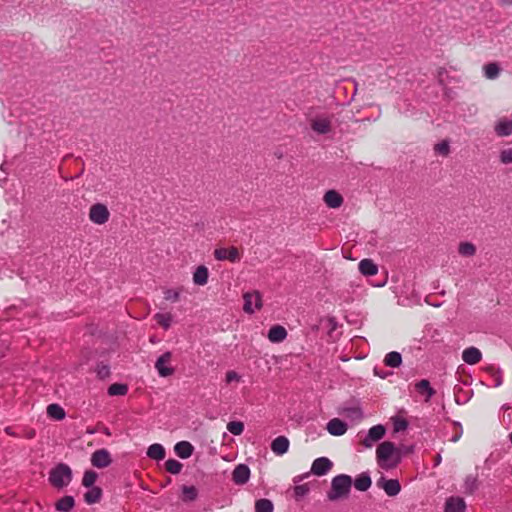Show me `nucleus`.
<instances>
[{
    "label": "nucleus",
    "instance_id": "obj_48",
    "mask_svg": "<svg viewBox=\"0 0 512 512\" xmlns=\"http://www.w3.org/2000/svg\"><path fill=\"white\" fill-rule=\"evenodd\" d=\"M300 480H302V476H297V477H295V478L293 479V482H294V483H297V482H299Z\"/></svg>",
    "mask_w": 512,
    "mask_h": 512
},
{
    "label": "nucleus",
    "instance_id": "obj_8",
    "mask_svg": "<svg viewBox=\"0 0 512 512\" xmlns=\"http://www.w3.org/2000/svg\"><path fill=\"white\" fill-rule=\"evenodd\" d=\"M171 358L172 354L170 352H165L157 359L155 368L161 377H167L173 374L174 369L168 366Z\"/></svg>",
    "mask_w": 512,
    "mask_h": 512
},
{
    "label": "nucleus",
    "instance_id": "obj_22",
    "mask_svg": "<svg viewBox=\"0 0 512 512\" xmlns=\"http://www.w3.org/2000/svg\"><path fill=\"white\" fill-rule=\"evenodd\" d=\"M415 389L419 394L425 396V401H429L436 393V391L431 387L430 382L426 379H422L415 383Z\"/></svg>",
    "mask_w": 512,
    "mask_h": 512
},
{
    "label": "nucleus",
    "instance_id": "obj_30",
    "mask_svg": "<svg viewBox=\"0 0 512 512\" xmlns=\"http://www.w3.org/2000/svg\"><path fill=\"white\" fill-rule=\"evenodd\" d=\"M102 491L99 487H91L89 491L84 494V500L87 504H94L100 501Z\"/></svg>",
    "mask_w": 512,
    "mask_h": 512
},
{
    "label": "nucleus",
    "instance_id": "obj_40",
    "mask_svg": "<svg viewBox=\"0 0 512 512\" xmlns=\"http://www.w3.org/2000/svg\"><path fill=\"white\" fill-rule=\"evenodd\" d=\"M499 160L504 165L512 164V147H507L500 150Z\"/></svg>",
    "mask_w": 512,
    "mask_h": 512
},
{
    "label": "nucleus",
    "instance_id": "obj_2",
    "mask_svg": "<svg viewBox=\"0 0 512 512\" xmlns=\"http://www.w3.org/2000/svg\"><path fill=\"white\" fill-rule=\"evenodd\" d=\"M333 116L327 113H315L308 115V123L311 130L317 135H326L332 131Z\"/></svg>",
    "mask_w": 512,
    "mask_h": 512
},
{
    "label": "nucleus",
    "instance_id": "obj_52",
    "mask_svg": "<svg viewBox=\"0 0 512 512\" xmlns=\"http://www.w3.org/2000/svg\"><path fill=\"white\" fill-rule=\"evenodd\" d=\"M509 437H510V441L512 443V433L509 435Z\"/></svg>",
    "mask_w": 512,
    "mask_h": 512
},
{
    "label": "nucleus",
    "instance_id": "obj_34",
    "mask_svg": "<svg viewBox=\"0 0 512 512\" xmlns=\"http://www.w3.org/2000/svg\"><path fill=\"white\" fill-rule=\"evenodd\" d=\"M128 392V387L125 384L113 383L108 388L110 396H124Z\"/></svg>",
    "mask_w": 512,
    "mask_h": 512
},
{
    "label": "nucleus",
    "instance_id": "obj_16",
    "mask_svg": "<svg viewBox=\"0 0 512 512\" xmlns=\"http://www.w3.org/2000/svg\"><path fill=\"white\" fill-rule=\"evenodd\" d=\"M323 201L327 207L335 209L343 204V197L336 190H328L323 196Z\"/></svg>",
    "mask_w": 512,
    "mask_h": 512
},
{
    "label": "nucleus",
    "instance_id": "obj_51",
    "mask_svg": "<svg viewBox=\"0 0 512 512\" xmlns=\"http://www.w3.org/2000/svg\"><path fill=\"white\" fill-rule=\"evenodd\" d=\"M34 435H35V433H34V432L29 433V437H30V438H33V437H34Z\"/></svg>",
    "mask_w": 512,
    "mask_h": 512
},
{
    "label": "nucleus",
    "instance_id": "obj_24",
    "mask_svg": "<svg viewBox=\"0 0 512 512\" xmlns=\"http://www.w3.org/2000/svg\"><path fill=\"white\" fill-rule=\"evenodd\" d=\"M209 271L208 268L204 265L197 267L196 271L193 274V282L196 285L203 286L208 282Z\"/></svg>",
    "mask_w": 512,
    "mask_h": 512
},
{
    "label": "nucleus",
    "instance_id": "obj_32",
    "mask_svg": "<svg viewBox=\"0 0 512 512\" xmlns=\"http://www.w3.org/2000/svg\"><path fill=\"white\" fill-rule=\"evenodd\" d=\"M153 318L165 330L170 328L172 322V315L170 313H156Z\"/></svg>",
    "mask_w": 512,
    "mask_h": 512
},
{
    "label": "nucleus",
    "instance_id": "obj_41",
    "mask_svg": "<svg viewBox=\"0 0 512 512\" xmlns=\"http://www.w3.org/2000/svg\"><path fill=\"white\" fill-rule=\"evenodd\" d=\"M227 430L233 435H240L244 431V424L241 421H231L227 424Z\"/></svg>",
    "mask_w": 512,
    "mask_h": 512
},
{
    "label": "nucleus",
    "instance_id": "obj_27",
    "mask_svg": "<svg viewBox=\"0 0 512 512\" xmlns=\"http://www.w3.org/2000/svg\"><path fill=\"white\" fill-rule=\"evenodd\" d=\"M371 484V478L367 473L358 475L354 481V486L359 491H367L371 487Z\"/></svg>",
    "mask_w": 512,
    "mask_h": 512
},
{
    "label": "nucleus",
    "instance_id": "obj_33",
    "mask_svg": "<svg viewBox=\"0 0 512 512\" xmlns=\"http://www.w3.org/2000/svg\"><path fill=\"white\" fill-rule=\"evenodd\" d=\"M47 414L56 420H62L65 417L64 409L58 404H50L47 407Z\"/></svg>",
    "mask_w": 512,
    "mask_h": 512
},
{
    "label": "nucleus",
    "instance_id": "obj_11",
    "mask_svg": "<svg viewBox=\"0 0 512 512\" xmlns=\"http://www.w3.org/2000/svg\"><path fill=\"white\" fill-rule=\"evenodd\" d=\"M394 450H395L394 444L389 441H385L378 446V448L376 450V455H377V461L380 466H383V462L387 461L392 456V454L394 453Z\"/></svg>",
    "mask_w": 512,
    "mask_h": 512
},
{
    "label": "nucleus",
    "instance_id": "obj_18",
    "mask_svg": "<svg viewBox=\"0 0 512 512\" xmlns=\"http://www.w3.org/2000/svg\"><path fill=\"white\" fill-rule=\"evenodd\" d=\"M290 442L287 437L285 436H278L275 438L271 443V450L276 455H283L285 454L289 449Z\"/></svg>",
    "mask_w": 512,
    "mask_h": 512
},
{
    "label": "nucleus",
    "instance_id": "obj_21",
    "mask_svg": "<svg viewBox=\"0 0 512 512\" xmlns=\"http://www.w3.org/2000/svg\"><path fill=\"white\" fill-rule=\"evenodd\" d=\"M359 271L365 276H374L378 273V266L372 259H363L358 264Z\"/></svg>",
    "mask_w": 512,
    "mask_h": 512
},
{
    "label": "nucleus",
    "instance_id": "obj_12",
    "mask_svg": "<svg viewBox=\"0 0 512 512\" xmlns=\"http://www.w3.org/2000/svg\"><path fill=\"white\" fill-rule=\"evenodd\" d=\"M250 478V469L245 464H239L235 467L232 473V480L237 485H243L248 482Z\"/></svg>",
    "mask_w": 512,
    "mask_h": 512
},
{
    "label": "nucleus",
    "instance_id": "obj_4",
    "mask_svg": "<svg viewBox=\"0 0 512 512\" xmlns=\"http://www.w3.org/2000/svg\"><path fill=\"white\" fill-rule=\"evenodd\" d=\"M110 212L102 203L93 204L90 207L89 219L95 224H105L109 220Z\"/></svg>",
    "mask_w": 512,
    "mask_h": 512
},
{
    "label": "nucleus",
    "instance_id": "obj_3",
    "mask_svg": "<svg viewBox=\"0 0 512 512\" xmlns=\"http://www.w3.org/2000/svg\"><path fill=\"white\" fill-rule=\"evenodd\" d=\"M72 480V471L66 464H58L51 470L49 481L56 488H63L67 486Z\"/></svg>",
    "mask_w": 512,
    "mask_h": 512
},
{
    "label": "nucleus",
    "instance_id": "obj_47",
    "mask_svg": "<svg viewBox=\"0 0 512 512\" xmlns=\"http://www.w3.org/2000/svg\"><path fill=\"white\" fill-rule=\"evenodd\" d=\"M441 462V456L438 454L435 456V465H439Z\"/></svg>",
    "mask_w": 512,
    "mask_h": 512
},
{
    "label": "nucleus",
    "instance_id": "obj_19",
    "mask_svg": "<svg viewBox=\"0 0 512 512\" xmlns=\"http://www.w3.org/2000/svg\"><path fill=\"white\" fill-rule=\"evenodd\" d=\"M267 337L272 343H280L286 339L287 331L281 325H274L270 328Z\"/></svg>",
    "mask_w": 512,
    "mask_h": 512
},
{
    "label": "nucleus",
    "instance_id": "obj_10",
    "mask_svg": "<svg viewBox=\"0 0 512 512\" xmlns=\"http://www.w3.org/2000/svg\"><path fill=\"white\" fill-rule=\"evenodd\" d=\"M333 463L326 457L315 459L311 466V472L317 476L326 475L332 468Z\"/></svg>",
    "mask_w": 512,
    "mask_h": 512
},
{
    "label": "nucleus",
    "instance_id": "obj_43",
    "mask_svg": "<svg viewBox=\"0 0 512 512\" xmlns=\"http://www.w3.org/2000/svg\"><path fill=\"white\" fill-rule=\"evenodd\" d=\"M181 290L179 289H166L164 291V299L171 302H177L180 298Z\"/></svg>",
    "mask_w": 512,
    "mask_h": 512
},
{
    "label": "nucleus",
    "instance_id": "obj_1",
    "mask_svg": "<svg viewBox=\"0 0 512 512\" xmlns=\"http://www.w3.org/2000/svg\"><path fill=\"white\" fill-rule=\"evenodd\" d=\"M352 486V478L346 474H340L335 476L331 482V489L327 493V497L330 501H337L342 498H346L350 493Z\"/></svg>",
    "mask_w": 512,
    "mask_h": 512
},
{
    "label": "nucleus",
    "instance_id": "obj_28",
    "mask_svg": "<svg viewBox=\"0 0 512 512\" xmlns=\"http://www.w3.org/2000/svg\"><path fill=\"white\" fill-rule=\"evenodd\" d=\"M182 496L181 499L184 502H191L196 500L198 496V490L195 486H186L183 485L182 488Z\"/></svg>",
    "mask_w": 512,
    "mask_h": 512
},
{
    "label": "nucleus",
    "instance_id": "obj_23",
    "mask_svg": "<svg viewBox=\"0 0 512 512\" xmlns=\"http://www.w3.org/2000/svg\"><path fill=\"white\" fill-rule=\"evenodd\" d=\"M465 502L459 497H450L445 504V512H464Z\"/></svg>",
    "mask_w": 512,
    "mask_h": 512
},
{
    "label": "nucleus",
    "instance_id": "obj_20",
    "mask_svg": "<svg viewBox=\"0 0 512 512\" xmlns=\"http://www.w3.org/2000/svg\"><path fill=\"white\" fill-rule=\"evenodd\" d=\"M174 451L180 458L187 459L192 455L194 447L188 441H180L175 444Z\"/></svg>",
    "mask_w": 512,
    "mask_h": 512
},
{
    "label": "nucleus",
    "instance_id": "obj_46",
    "mask_svg": "<svg viewBox=\"0 0 512 512\" xmlns=\"http://www.w3.org/2000/svg\"><path fill=\"white\" fill-rule=\"evenodd\" d=\"M240 380H241V376L237 372L230 370L226 373V382L227 383H231L233 381L239 382Z\"/></svg>",
    "mask_w": 512,
    "mask_h": 512
},
{
    "label": "nucleus",
    "instance_id": "obj_25",
    "mask_svg": "<svg viewBox=\"0 0 512 512\" xmlns=\"http://www.w3.org/2000/svg\"><path fill=\"white\" fill-rule=\"evenodd\" d=\"M165 448L158 443H154L148 447L147 456L154 460H162L165 458Z\"/></svg>",
    "mask_w": 512,
    "mask_h": 512
},
{
    "label": "nucleus",
    "instance_id": "obj_49",
    "mask_svg": "<svg viewBox=\"0 0 512 512\" xmlns=\"http://www.w3.org/2000/svg\"><path fill=\"white\" fill-rule=\"evenodd\" d=\"M352 413L356 414L357 416H360V411L358 409L351 410Z\"/></svg>",
    "mask_w": 512,
    "mask_h": 512
},
{
    "label": "nucleus",
    "instance_id": "obj_45",
    "mask_svg": "<svg viewBox=\"0 0 512 512\" xmlns=\"http://www.w3.org/2000/svg\"><path fill=\"white\" fill-rule=\"evenodd\" d=\"M435 152L442 155L447 156L449 153V144L446 141H442L440 143H437L434 147Z\"/></svg>",
    "mask_w": 512,
    "mask_h": 512
},
{
    "label": "nucleus",
    "instance_id": "obj_35",
    "mask_svg": "<svg viewBox=\"0 0 512 512\" xmlns=\"http://www.w3.org/2000/svg\"><path fill=\"white\" fill-rule=\"evenodd\" d=\"M183 464L175 459H168L165 462L166 470L171 474H179L182 470Z\"/></svg>",
    "mask_w": 512,
    "mask_h": 512
},
{
    "label": "nucleus",
    "instance_id": "obj_42",
    "mask_svg": "<svg viewBox=\"0 0 512 512\" xmlns=\"http://www.w3.org/2000/svg\"><path fill=\"white\" fill-rule=\"evenodd\" d=\"M294 498L296 500H300L301 498H303L304 496H306L309 491H310V488H309V485L308 484H302V485H296L294 488Z\"/></svg>",
    "mask_w": 512,
    "mask_h": 512
},
{
    "label": "nucleus",
    "instance_id": "obj_17",
    "mask_svg": "<svg viewBox=\"0 0 512 512\" xmlns=\"http://www.w3.org/2000/svg\"><path fill=\"white\" fill-rule=\"evenodd\" d=\"M327 431L333 436H342L347 431V425L339 418H333L327 423Z\"/></svg>",
    "mask_w": 512,
    "mask_h": 512
},
{
    "label": "nucleus",
    "instance_id": "obj_31",
    "mask_svg": "<svg viewBox=\"0 0 512 512\" xmlns=\"http://www.w3.org/2000/svg\"><path fill=\"white\" fill-rule=\"evenodd\" d=\"M484 75L487 79H496L500 74V67L497 63L492 62L484 65Z\"/></svg>",
    "mask_w": 512,
    "mask_h": 512
},
{
    "label": "nucleus",
    "instance_id": "obj_14",
    "mask_svg": "<svg viewBox=\"0 0 512 512\" xmlns=\"http://www.w3.org/2000/svg\"><path fill=\"white\" fill-rule=\"evenodd\" d=\"M384 435V426L375 425L369 429L368 435L366 436L362 443L365 447H371L373 442L380 440Z\"/></svg>",
    "mask_w": 512,
    "mask_h": 512
},
{
    "label": "nucleus",
    "instance_id": "obj_5",
    "mask_svg": "<svg viewBox=\"0 0 512 512\" xmlns=\"http://www.w3.org/2000/svg\"><path fill=\"white\" fill-rule=\"evenodd\" d=\"M243 299V310L248 314H252L255 310H258L262 307V298L258 291L245 293L243 295Z\"/></svg>",
    "mask_w": 512,
    "mask_h": 512
},
{
    "label": "nucleus",
    "instance_id": "obj_44",
    "mask_svg": "<svg viewBox=\"0 0 512 512\" xmlns=\"http://www.w3.org/2000/svg\"><path fill=\"white\" fill-rule=\"evenodd\" d=\"M392 420H393V426H394L395 432L403 431L408 426V422L404 418L394 417V418H392Z\"/></svg>",
    "mask_w": 512,
    "mask_h": 512
},
{
    "label": "nucleus",
    "instance_id": "obj_26",
    "mask_svg": "<svg viewBox=\"0 0 512 512\" xmlns=\"http://www.w3.org/2000/svg\"><path fill=\"white\" fill-rule=\"evenodd\" d=\"M74 505L75 501L72 496H64L56 502L55 508L60 512H70Z\"/></svg>",
    "mask_w": 512,
    "mask_h": 512
},
{
    "label": "nucleus",
    "instance_id": "obj_15",
    "mask_svg": "<svg viewBox=\"0 0 512 512\" xmlns=\"http://www.w3.org/2000/svg\"><path fill=\"white\" fill-rule=\"evenodd\" d=\"M462 359L469 365H475L481 361L482 353L478 348L470 346L463 350Z\"/></svg>",
    "mask_w": 512,
    "mask_h": 512
},
{
    "label": "nucleus",
    "instance_id": "obj_7",
    "mask_svg": "<svg viewBox=\"0 0 512 512\" xmlns=\"http://www.w3.org/2000/svg\"><path fill=\"white\" fill-rule=\"evenodd\" d=\"M112 462L110 452L106 449H98L91 455V463L96 468H105Z\"/></svg>",
    "mask_w": 512,
    "mask_h": 512
},
{
    "label": "nucleus",
    "instance_id": "obj_9",
    "mask_svg": "<svg viewBox=\"0 0 512 512\" xmlns=\"http://www.w3.org/2000/svg\"><path fill=\"white\" fill-rule=\"evenodd\" d=\"M377 486L382 488L390 497L398 495L401 490L400 483L396 479H385L384 477H381L377 481Z\"/></svg>",
    "mask_w": 512,
    "mask_h": 512
},
{
    "label": "nucleus",
    "instance_id": "obj_13",
    "mask_svg": "<svg viewBox=\"0 0 512 512\" xmlns=\"http://www.w3.org/2000/svg\"><path fill=\"white\" fill-rule=\"evenodd\" d=\"M494 131L499 137L512 135V120L507 117L498 119L494 125Z\"/></svg>",
    "mask_w": 512,
    "mask_h": 512
},
{
    "label": "nucleus",
    "instance_id": "obj_39",
    "mask_svg": "<svg viewBox=\"0 0 512 512\" xmlns=\"http://www.w3.org/2000/svg\"><path fill=\"white\" fill-rule=\"evenodd\" d=\"M464 488L466 493H473L477 488V476L468 475L465 479Z\"/></svg>",
    "mask_w": 512,
    "mask_h": 512
},
{
    "label": "nucleus",
    "instance_id": "obj_36",
    "mask_svg": "<svg viewBox=\"0 0 512 512\" xmlns=\"http://www.w3.org/2000/svg\"><path fill=\"white\" fill-rule=\"evenodd\" d=\"M273 504L268 499H260L255 503V511L256 512H273Z\"/></svg>",
    "mask_w": 512,
    "mask_h": 512
},
{
    "label": "nucleus",
    "instance_id": "obj_29",
    "mask_svg": "<svg viewBox=\"0 0 512 512\" xmlns=\"http://www.w3.org/2000/svg\"><path fill=\"white\" fill-rule=\"evenodd\" d=\"M384 363L386 366H389L392 368L399 367L402 363L401 354L396 351L389 352L385 356Z\"/></svg>",
    "mask_w": 512,
    "mask_h": 512
},
{
    "label": "nucleus",
    "instance_id": "obj_50",
    "mask_svg": "<svg viewBox=\"0 0 512 512\" xmlns=\"http://www.w3.org/2000/svg\"><path fill=\"white\" fill-rule=\"evenodd\" d=\"M496 385H497V386L501 385V379H498V380H497Z\"/></svg>",
    "mask_w": 512,
    "mask_h": 512
},
{
    "label": "nucleus",
    "instance_id": "obj_37",
    "mask_svg": "<svg viewBox=\"0 0 512 512\" xmlns=\"http://www.w3.org/2000/svg\"><path fill=\"white\" fill-rule=\"evenodd\" d=\"M97 479V473L92 470L85 471L82 479V485L85 487H94V483Z\"/></svg>",
    "mask_w": 512,
    "mask_h": 512
},
{
    "label": "nucleus",
    "instance_id": "obj_6",
    "mask_svg": "<svg viewBox=\"0 0 512 512\" xmlns=\"http://www.w3.org/2000/svg\"><path fill=\"white\" fill-rule=\"evenodd\" d=\"M214 257L219 261L228 260L233 263L239 262L241 259L239 250L236 247L217 248L214 251Z\"/></svg>",
    "mask_w": 512,
    "mask_h": 512
},
{
    "label": "nucleus",
    "instance_id": "obj_38",
    "mask_svg": "<svg viewBox=\"0 0 512 512\" xmlns=\"http://www.w3.org/2000/svg\"><path fill=\"white\" fill-rule=\"evenodd\" d=\"M458 251L462 256H473L476 252V248L472 243L463 242L460 243Z\"/></svg>",
    "mask_w": 512,
    "mask_h": 512
}]
</instances>
